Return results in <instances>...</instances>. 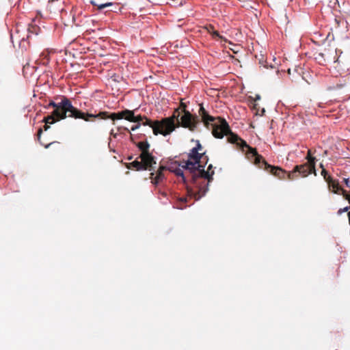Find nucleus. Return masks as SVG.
<instances>
[{
    "label": "nucleus",
    "mask_w": 350,
    "mask_h": 350,
    "mask_svg": "<svg viewBox=\"0 0 350 350\" xmlns=\"http://www.w3.org/2000/svg\"><path fill=\"white\" fill-rule=\"evenodd\" d=\"M199 114L202 118L203 122L208 126L210 124L212 129L213 135L215 138L222 139L225 135L228 136V141L230 144H235L242 151L245 148L247 149L246 154H250L255 157L254 163L259 165L261 161V157L257 153L256 150L250 146L247 142L241 139L238 135L234 133L224 118L218 117L217 122H215L216 118L208 114V111L204 108L202 105H200L199 109Z\"/></svg>",
    "instance_id": "f257e3e1"
},
{
    "label": "nucleus",
    "mask_w": 350,
    "mask_h": 350,
    "mask_svg": "<svg viewBox=\"0 0 350 350\" xmlns=\"http://www.w3.org/2000/svg\"><path fill=\"white\" fill-rule=\"evenodd\" d=\"M208 160V158L205 155V152L200 153L196 149L192 148L188 153V159L182 165L185 170L189 172L193 181H196L198 178L208 180L206 185L200 187L198 193L195 194V198L197 200L206 195L208 190V183L213 180L214 172L204 171Z\"/></svg>",
    "instance_id": "f03ea898"
},
{
    "label": "nucleus",
    "mask_w": 350,
    "mask_h": 350,
    "mask_svg": "<svg viewBox=\"0 0 350 350\" xmlns=\"http://www.w3.org/2000/svg\"><path fill=\"white\" fill-rule=\"evenodd\" d=\"M51 107L53 108L51 114L43 120L46 124H53L67 117L85 119V112L74 107L70 100L65 96L55 97V100H50L44 107L46 109H49Z\"/></svg>",
    "instance_id": "7ed1b4c3"
},
{
    "label": "nucleus",
    "mask_w": 350,
    "mask_h": 350,
    "mask_svg": "<svg viewBox=\"0 0 350 350\" xmlns=\"http://www.w3.org/2000/svg\"><path fill=\"white\" fill-rule=\"evenodd\" d=\"M178 117L179 114L176 116L174 113L173 116L163 118L161 120L152 121L144 116L145 121L141 123V125L148 126L152 128L154 135L160 134L166 137L175 130V120L178 121Z\"/></svg>",
    "instance_id": "20e7f679"
},
{
    "label": "nucleus",
    "mask_w": 350,
    "mask_h": 350,
    "mask_svg": "<svg viewBox=\"0 0 350 350\" xmlns=\"http://www.w3.org/2000/svg\"><path fill=\"white\" fill-rule=\"evenodd\" d=\"M72 21L76 26H85L90 21V16L83 14L81 8H75L72 10Z\"/></svg>",
    "instance_id": "39448f33"
},
{
    "label": "nucleus",
    "mask_w": 350,
    "mask_h": 350,
    "mask_svg": "<svg viewBox=\"0 0 350 350\" xmlns=\"http://www.w3.org/2000/svg\"><path fill=\"white\" fill-rule=\"evenodd\" d=\"M139 158L142 159V162L145 166H147V169L150 171L153 170V165L156 164L155 157L149 152V150L141 152Z\"/></svg>",
    "instance_id": "423d86ee"
},
{
    "label": "nucleus",
    "mask_w": 350,
    "mask_h": 350,
    "mask_svg": "<svg viewBox=\"0 0 350 350\" xmlns=\"http://www.w3.org/2000/svg\"><path fill=\"white\" fill-rule=\"evenodd\" d=\"M90 3L94 6L97 7L98 11H102L103 9L107 8H111L109 11L116 12V9L120 10L118 5L112 2H106L103 3H97L94 0H90Z\"/></svg>",
    "instance_id": "0eeeda50"
},
{
    "label": "nucleus",
    "mask_w": 350,
    "mask_h": 350,
    "mask_svg": "<svg viewBox=\"0 0 350 350\" xmlns=\"http://www.w3.org/2000/svg\"><path fill=\"white\" fill-rule=\"evenodd\" d=\"M327 183L328 184L329 190H331L332 192L335 193H340V192H342L344 196H346V191L341 188L337 180L329 178V181Z\"/></svg>",
    "instance_id": "6e6552de"
},
{
    "label": "nucleus",
    "mask_w": 350,
    "mask_h": 350,
    "mask_svg": "<svg viewBox=\"0 0 350 350\" xmlns=\"http://www.w3.org/2000/svg\"><path fill=\"white\" fill-rule=\"evenodd\" d=\"M180 124L185 128H191L193 126L192 116L190 112L185 111L184 114L181 116Z\"/></svg>",
    "instance_id": "1a4fd4ad"
},
{
    "label": "nucleus",
    "mask_w": 350,
    "mask_h": 350,
    "mask_svg": "<svg viewBox=\"0 0 350 350\" xmlns=\"http://www.w3.org/2000/svg\"><path fill=\"white\" fill-rule=\"evenodd\" d=\"M169 170L170 171L173 172L177 176L180 177L184 183H187L188 179H189V180L191 182H192L193 183H196L197 180L193 181L191 180L190 174L188 171H187L188 172V174L187 175V176L185 175L184 172H183V170H185V169L183 167L180 168L179 167H177L174 170H172L170 169H169Z\"/></svg>",
    "instance_id": "9d476101"
},
{
    "label": "nucleus",
    "mask_w": 350,
    "mask_h": 350,
    "mask_svg": "<svg viewBox=\"0 0 350 350\" xmlns=\"http://www.w3.org/2000/svg\"><path fill=\"white\" fill-rule=\"evenodd\" d=\"M131 142L138 148V149L141 151V152H144L149 150L150 144L146 139L145 141H141L138 142H135L133 138V135L131 134Z\"/></svg>",
    "instance_id": "9b49d317"
},
{
    "label": "nucleus",
    "mask_w": 350,
    "mask_h": 350,
    "mask_svg": "<svg viewBox=\"0 0 350 350\" xmlns=\"http://www.w3.org/2000/svg\"><path fill=\"white\" fill-rule=\"evenodd\" d=\"M167 167L164 166H161L159 167L154 177H152V184L157 185L159 184L160 182H161L164 179V174L163 173V171Z\"/></svg>",
    "instance_id": "f8f14e48"
},
{
    "label": "nucleus",
    "mask_w": 350,
    "mask_h": 350,
    "mask_svg": "<svg viewBox=\"0 0 350 350\" xmlns=\"http://www.w3.org/2000/svg\"><path fill=\"white\" fill-rule=\"evenodd\" d=\"M294 172H295V173L297 172V173H299V174L305 177L310 174V167L308 166V165L305 164V165H296L294 168Z\"/></svg>",
    "instance_id": "ddd939ff"
},
{
    "label": "nucleus",
    "mask_w": 350,
    "mask_h": 350,
    "mask_svg": "<svg viewBox=\"0 0 350 350\" xmlns=\"http://www.w3.org/2000/svg\"><path fill=\"white\" fill-rule=\"evenodd\" d=\"M263 163L265 165H267L268 168H270V172L272 174H273L275 176H278L279 178H282V176L284 175V173L281 168L268 165L265 161H263Z\"/></svg>",
    "instance_id": "4468645a"
},
{
    "label": "nucleus",
    "mask_w": 350,
    "mask_h": 350,
    "mask_svg": "<svg viewBox=\"0 0 350 350\" xmlns=\"http://www.w3.org/2000/svg\"><path fill=\"white\" fill-rule=\"evenodd\" d=\"M122 114H124L123 119H125L131 122H135V116L133 111L129 109L122 110Z\"/></svg>",
    "instance_id": "2eb2a0df"
},
{
    "label": "nucleus",
    "mask_w": 350,
    "mask_h": 350,
    "mask_svg": "<svg viewBox=\"0 0 350 350\" xmlns=\"http://www.w3.org/2000/svg\"><path fill=\"white\" fill-rule=\"evenodd\" d=\"M107 114V112L106 111H101L97 114H93L90 113H85V119H83L85 121H89L88 118H106V115Z\"/></svg>",
    "instance_id": "dca6fc26"
},
{
    "label": "nucleus",
    "mask_w": 350,
    "mask_h": 350,
    "mask_svg": "<svg viewBox=\"0 0 350 350\" xmlns=\"http://www.w3.org/2000/svg\"><path fill=\"white\" fill-rule=\"evenodd\" d=\"M133 168L137 170H146L147 166H145L144 164L142 161H139L137 160H135L133 162L129 163Z\"/></svg>",
    "instance_id": "f3484780"
},
{
    "label": "nucleus",
    "mask_w": 350,
    "mask_h": 350,
    "mask_svg": "<svg viewBox=\"0 0 350 350\" xmlns=\"http://www.w3.org/2000/svg\"><path fill=\"white\" fill-rule=\"evenodd\" d=\"M38 30V27H37L32 26L31 27H28V29H27L28 34L27 36V38H25L23 37L21 39V42H20V44H21V42H25L26 40V39H29V38L31 36V34L37 35L38 34V32H37Z\"/></svg>",
    "instance_id": "a211bd4d"
},
{
    "label": "nucleus",
    "mask_w": 350,
    "mask_h": 350,
    "mask_svg": "<svg viewBox=\"0 0 350 350\" xmlns=\"http://www.w3.org/2000/svg\"><path fill=\"white\" fill-rule=\"evenodd\" d=\"M122 111H118L117 113H111L109 116H107L106 118H109L112 120H122L123 119L124 114H122Z\"/></svg>",
    "instance_id": "6ab92c4d"
},
{
    "label": "nucleus",
    "mask_w": 350,
    "mask_h": 350,
    "mask_svg": "<svg viewBox=\"0 0 350 350\" xmlns=\"http://www.w3.org/2000/svg\"><path fill=\"white\" fill-rule=\"evenodd\" d=\"M306 159L308 160L310 167L315 171L314 166H315L316 158L311 155L310 150L308 151V154H307Z\"/></svg>",
    "instance_id": "aec40b11"
},
{
    "label": "nucleus",
    "mask_w": 350,
    "mask_h": 350,
    "mask_svg": "<svg viewBox=\"0 0 350 350\" xmlns=\"http://www.w3.org/2000/svg\"><path fill=\"white\" fill-rule=\"evenodd\" d=\"M258 64L261 66H262L264 68H273V66L272 65H269L265 59L263 55H260V57L258 58Z\"/></svg>",
    "instance_id": "412c9836"
},
{
    "label": "nucleus",
    "mask_w": 350,
    "mask_h": 350,
    "mask_svg": "<svg viewBox=\"0 0 350 350\" xmlns=\"http://www.w3.org/2000/svg\"><path fill=\"white\" fill-rule=\"evenodd\" d=\"M316 60L320 64H325V59L324 58V54L322 53H319L316 57H315Z\"/></svg>",
    "instance_id": "4be33fe9"
},
{
    "label": "nucleus",
    "mask_w": 350,
    "mask_h": 350,
    "mask_svg": "<svg viewBox=\"0 0 350 350\" xmlns=\"http://www.w3.org/2000/svg\"><path fill=\"white\" fill-rule=\"evenodd\" d=\"M321 175L323 176L326 182L329 181V178H332L330 176L328 175V172L324 168H323L321 171Z\"/></svg>",
    "instance_id": "5701e85b"
},
{
    "label": "nucleus",
    "mask_w": 350,
    "mask_h": 350,
    "mask_svg": "<svg viewBox=\"0 0 350 350\" xmlns=\"http://www.w3.org/2000/svg\"><path fill=\"white\" fill-rule=\"evenodd\" d=\"M196 146L193 147V148L195 149H196L198 152L202 150V146L200 141L199 140H196Z\"/></svg>",
    "instance_id": "b1692460"
},
{
    "label": "nucleus",
    "mask_w": 350,
    "mask_h": 350,
    "mask_svg": "<svg viewBox=\"0 0 350 350\" xmlns=\"http://www.w3.org/2000/svg\"><path fill=\"white\" fill-rule=\"evenodd\" d=\"M120 135H122V133H114L113 129H111L110 131V136L114 139H116L118 137V136H119Z\"/></svg>",
    "instance_id": "393cba45"
},
{
    "label": "nucleus",
    "mask_w": 350,
    "mask_h": 350,
    "mask_svg": "<svg viewBox=\"0 0 350 350\" xmlns=\"http://www.w3.org/2000/svg\"><path fill=\"white\" fill-rule=\"evenodd\" d=\"M122 130H123V131H126L129 132V129H128L127 127H126V126H118V127H117V131H118V132H120V133H121V131H122Z\"/></svg>",
    "instance_id": "a878e982"
},
{
    "label": "nucleus",
    "mask_w": 350,
    "mask_h": 350,
    "mask_svg": "<svg viewBox=\"0 0 350 350\" xmlns=\"http://www.w3.org/2000/svg\"><path fill=\"white\" fill-rule=\"evenodd\" d=\"M140 126H141V123L140 122L136 123V124L132 126L131 130L132 131H135L137 129H138Z\"/></svg>",
    "instance_id": "bb28decb"
},
{
    "label": "nucleus",
    "mask_w": 350,
    "mask_h": 350,
    "mask_svg": "<svg viewBox=\"0 0 350 350\" xmlns=\"http://www.w3.org/2000/svg\"><path fill=\"white\" fill-rule=\"evenodd\" d=\"M344 183L346 185L347 187L350 188V179L349 178H344Z\"/></svg>",
    "instance_id": "cd10ccee"
},
{
    "label": "nucleus",
    "mask_w": 350,
    "mask_h": 350,
    "mask_svg": "<svg viewBox=\"0 0 350 350\" xmlns=\"http://www.w3.org/2000/svg\"><path fill=\"white\" fill-rule=\"evenodd\" d=\"M349 207H348V206H346V207H345L343 208H340V209L338 210V214H341V213H342L344 212H346V211H347L349 210Z\"/></svg>",
    "instance_id": "c85d7f7f"
},
{
    "label": "nucleus",
    "mask_w": 350,
    "mask_h": 350,
    "mask_svg": "<svg viewBox=\"0 0 350 350\" xmlns=\"http://www.w3.org/2000/svg\"><path fill=\"white\" fill-rule=\"evenodd\" d=\"M212 36L213 38H215V37L221 38L219 32L217 31H213L212 33Z\"/></svg>",
    "instance_id": "c756f323"
},
{
    "label": "nucleus",
    "mask_w": 350,
    "mask_h": 350,
    "mask_svg": "<svg viewBox=\"0 0 350 350\" xmlns=\"http://www.w3.org/2000/svg\"><path fill=\"white\" fill-rule=\"evenodd\" d=\"M135 119H136V121L135 123H138V122H140V121L144 119V117H142L141 116H135Z\"/></svg>",
    "instance_id": "7c9ffc66"
},
{
    "label": "nucleus",
    "mask_w": 350,
    "mask_h": 350,
    "mask_svg": "<svg viewBox=\"0 0 350 350\" xmlns=\"http://www.w3.org/2000/svg\"><path fill=\"white\" fill-rule=\"evenodd\" d=\"M212 168H213V165H212V164H210V165H208V167H207V170H205V169H204V171H207V172H214V171H213V170H212Z\"/></svg>",
    "instance_id": "2f4dec72"
},
{
    "label": "nucleus",
    "mask_w": 350,
    "mask_h": 350,
    "mask_svg": "<svg viewBox=\"0 0 350 350\" xmlns=\"http://www.w3.org/2000/svg\"><path fill=\"white\" fill-rule=\"evenodd\" d=\"M327 103H319L318 105H319V107L323 108V107H325V105Z\"/></svg>",
    "instance_id": "473e14b6"
},
{
    "label": "nucleus",
    "mask_w": 350,
    "mask_h": 350,
    "mask_svg": "<svg viewBox=\"0 0 350 350\" xmlns=\"http://www.w3.org/2000/svg\"><path fill=\"white\" fill-rule=\"evenodd\" d=\"M335 21L338 23V24H340V23H342L344 21L343 20H338V19H335Z\"/></svg>",
    "instance_id": "72a5a7b5"
},
{
    "label": "nucleus",
    "mask_w": 350,
    "mask_h": 350,
    "mask_svg": "<svg viewBox=\"0 0 350 350\" xmlns=\"http://www.w3.org/2000/svg\"><path fill=\"white\" fill-rule=\"evenodd\" d=\"M288 178L289 179H293L294 178L293 174H288Z\"/></svg>",
    "instance_id": "f704fd0d"
},
{
    "label": "nucleus",
    "mask_w": 350,
    "mask_h": 350,
    "mask_svg": "<svg viewBox=\"0 0 350 350\" xmlns=\"http://www.w3.org/2000/svg\"><path fill=\"white\" fill-rule=\"evenodd\" d=\"M180 200L181 202H186V201H187V198H181L180 199Z\"/></svg>",
    "instance_id": "c9c22d12"
},
{
    "label": "nucleus",
    "mask_w": 350,
    "mask_h": 350,
    "mask_svg": "<svg viewBox=\"0 0 350 350\" xmlns=\"http://www.w3.org/2000/svg\"><path fill=\"white\" fill-rule=\"evenodd\" d=\"M111 144H112L111 139H110L109 142V148H111Z\"/></svg>",
    "instance_id": "e433bc0d"
},
{
    "label": "nucleus",
    "mask_w": 350,
    "mask_h": 350,
    "mask_svg": "<svg viewBox=\"0 0 350 350\" xmlns=\"http://www.w3.org/2000/svg\"><path fill=\"white\" fill-rule=\"evenodd\" d=\"M41 133H42V130H41V129H40V130H39V133H38V139H40V134H41Z\"/></svg>",
    "instance_id": "4c0bfd02"
},
{
    "label": "nucleus",
    "mask_w": 350,
    "mask_h": 350,
    "mask_svg": "<svg viewBox=\"0 0 350 350\" xmlns=\"http://www.w3.org/2000/svg\"><path fill=\"white\" fill-rule=\"evenodd\" d=\"M256 100H259L260 98V96L259 95L256 96Z\"/></svg>",
    "instance_id": "58836bf2"
},
{
    "label": "nucleus",
    "mask_w": 350,
    "mask_h": 350,
    "mask_svg": "<svg viewBox=\"0 0 350 350\" xmlns=\"http://www.w3.org/2000/svg\"><path fill=\"white\" fill-rule=\"evenodd\" d=\"M320 167L322 168V169L324 168V166H323V165L322 163L320 164Z\"/></svg>",
    "instance_id": "ea45409f"
},
{
    "label": "nucleus",
    "mask_w": 350,
    "mask_h": 350,
    "mask_svg": "<svg viewBox=\"0 0 350 350\" xmlns=\"http://www.w3.org/2000/svg\"><path fill=\"white\" fill-rule=\"evenodd\" d=\"M51 144H52V143H50V144H49L46 145V146H45V148H48V147H49Z\"/></svg>",
    "instance_id": "a19ab883"
},
{
    "label": "nucleus",
    "mask_w": 350,
    "mask_h": 350,
    "mask_svg": "<svg viewBox=\"0 0 350 350\" xmlns=\"http://www.w3.org/2000/svg\"><path fill=\"white\" fill-rule=\"evenodd\" d=\"M49 128V126H47V125L45 126V130H47Z\"/></svg>",
    "instance_id": "79ce46f5"
},
{
    "label": "nucleus",
    "mask_w": 350,
    "mask_h": 350,
    "mask_svg": "<svg viewBox=\"0 0 350 350\" xmlns=\"http://www.w3.org/2000/svg\"><path fill=\"white\" fill-rule=\"evenodd\" d=\"M327 154V150H325V154Z\"/></svg>",
    "instance_id": "37998d69"
}]
</instances>
